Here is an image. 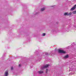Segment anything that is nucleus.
Returning a JSON list of instances; mask_svg holds the SVG:
<instances>
[{
	"label": "nucleus",
	"instance_id": "f257e3e1",
	"mask_svg": "<svg viewBox=\"0 0 76 76\" xmlns=\"http://www.w3.org/2000/svg\"><path fill=\"white\" fill-rule=\"evenodd\" d=\"M58 53H61L62 54H65L66 52L62 50L58 49Z\"/></svg>",
	"mask_w": 76,
	"mask_h": 76
},
{
	"label": "nucleus",
	"instance_id": "f03ea898",
	"mask_svg": "<svg viewBox=\"0 0 76 76\" xmlns=\"http://www.w3.org/2000/svg\"><path fill=\"white\" fill-rule=\"evenodd\" d=\"M76 4L75 5L74 7H72L71 9V10H74V9H76Z\"/></svg>",
	"mask_w": 76,
	"mask_h": 76
},
{
	"label": "nucleus",
	"instance_id": "7ed1b4c3",
	"mask_svg": "<svg viewBox=\"0 0 76 76\" xmlns=\"http://www.w3.org/2000/svg\"><path fill=\"white\" fill-rule=\"evenodd\" d=\"M49 66V65H46L45 66H44L43 67V69H45V68H47Z\"/></svg>",
	"mask_w": 76,
	"mask_h": 76
},
{
	"label": "nucleus",
	"instance_id": "20e7f679",
	"mask_svg": "<svg viewBox=\"0 0 76 76\" xmlns=\"http://www.w3.org/2000/svg\"><path fill=\"white\" fill-rule=\"evenodd\" d=\"M68 57H69V55H66L64 57V58L66 59V58H67Z\"/></svg>",
	"mask_w": 76,
	"mask_h": 76
},
{
	"label": "nucleus",
	"instance_id": "39448f33",
	"mask_svg": "<svg viewBox=\"0 0 76 76\" xmlns=\"http://www.w3.org/2000/svg\"><path fill=\"white\" fill-rule=\"evenodd\" d=\"M38 72L39 73V74H41L43 73H44V72L42 71H38Z\"/></svg>",
	"mask_w": 76,
	"mask_h": 76
},
{
	"label": "nucleus",
	"instance_id": "423d86ee",
	"mask_svg": "<svg viewBox=\"0 0 76 76\" xmlns=\"http://www.w3.org/2000/svg\"><path fill=\"white\" fill-rule=\"evenodd\" d=\"M45 10V7H43V8H42L40 10L41 11V12H42V11H44V10Z\"/></svg>",
	"mask_w": 76,
	"mask_h": 76
},
{
	"label": "nucleus",
	"instance_id": "0eeeda50",
	"mask_svg": "<svg viewBox=\"0 0 76 76\" xmlns=\"http://www.w3.org/2000/svg\"><path fill=\"white\" fill-rule=\"evenodd\" d=\"M73 65H70L69 67V68H70V69H72V67H73Z\"/></svg>",
	"mask_w": 76,
	"mask_h": 76
},
{
	"label": "nucleus",
	"instance_id": "6e6552de",
	"mask_svg": "<svg viewBox=\"0 0 76 76\" xmlns=\"http://www.w3.org/2000/svg\"><path fill=\"white\" fill-rule=\"evenodd\" d=\"M68 13H67V12H65L64 13V16H66V15H67V16H68Z\"/></svg>",
	"mask_w": 76,
	"mask_h": 76
},
{
	"label": "nucleus",
	"instance_id": "1a4fd4ad",
	"mask_svg": "<svg viewBox=\"0 0 76 76\" xmlns=\"http://www.w3.org/2000/svg\"><path fill=\"white\" fill-rule=\"evenodd\" d=\"M5 75L6 76H7V75H8V72H6L5 73Z\"/></svg>",
	"mask_w": 76,
	"mask_h": 76
},
{
	"label": "nucleus",
	"instance_id": "9d476101",
	"mask_svg": "<svg viewBox=\"0 0 76 76\" xmlns=\"http://www.w3.org/2000/svg\"><path fill=\"white\" fill-rule=\"evenodd\" d=\"M72 13L71 12L69 13L68 14V16H70V15H72Z\"/></svg>",
	"mask_w": 76,
	"mask_h": 76
},
{
	"label": "nucleus",
	"instance_id": "9b49d317",
	"mask_svg": "<svg viewBox=\"0 0 76 76\" xmlns=\"http://www.w3.org/2000/svg\"><path fill=\"white\" fill-rule=\"evenodd\" d=\"M73 13L74 14H76V11H73Z\"/></svg>",
	"mask_w": 76,
	"mask_h": 76
},
{
	"label": "nucleus",
	"instance_id": "f8f14e48",
	"mask_svg": "<svg viewBox=\"0 0 76 76\" xmlns=\"http://www.w3.org/2000/svg\"><path fill=\"white\" fill-rule=\"evenodd\" d=\"M50 54H51V56H54V53H50Z\"/></svg>",
	"mask_w": 76,
	"mask_h": 76
},
{
	"label": "nucleus",
	"instance_id": "ddd939ff",
	"mask_svg": "<svg viewBox=\"0 0 76 76\" xmlns=\"http://www.w3.org/2000/svg\"><path fill=\"white\" fill-rule=\"evenodd\" d=\"M42 35L43 36H45V33H43Z\"/></svg>",
	"mask_w": 76,
	"mask_h": 76
},
{
	"label": "nucleus",
	"instance_id": "4468645a",
	"mask_svg": "<svg viewBox=\"0 0 76 76\" xmlns=\"http://www.w3.org/2000/svg\"><path fill=\"white\" fill-rule=\"evenodd\" d=\"M48 71V69H46V73H47V72Z\"/></svg>",
	"mask_w": 76,
	"mask_h": 76
},
{
	"label": "nucleus",
	"instance_id": "2eb2a0df",
	"mask_svg": "<svg viewBox=\"0 0 76 76\" xmlns=\"http://www.w3.org/2000/svg\"><path fill=\"white\" fill-rule=\"evenodd\" d=\"M13 67H11V70H13Z\"/></svg>",
	"mask_w": 76,
	"mask_h": 76
},
{
	"label": "nucleus",
	"instance_id": "dca6fc26",
	"mask_svg": "<svg viewBox=\"0 0 76 76\" xmlns=\"http://www.w3.org/2000/svg\"><path fill=\"white\" fill-rule=\"evenodd\" d=\"M46 55H48V53H45Z\"/></svg>",
	"mask_w": 76,
	"mask_h": 76
},
{
	"label": "nucleus",
	"instance_id": "f3484780",
	"mask_svg": "<svg viewBox=\"0 0 76 76\" xmlns=\"http://www.w3.org/2000/svg\"><path fill=\"white\" fill-rule=\"evenodd\" d=\"M21 66H22V65H21V64H19V67H21Z\"/></svg>",
	"mask_w": 76,
	"mask_h": 76
},
{
	"label": "nucleus",
	"instance_id": "a211bd4d",
	"mask_svg": "<svg viewBox=\"0 0 76 76\" xmlns=\"http://www.w3.org/2000/svg\"><path fill=\"white\" fill-rule=\"evenodd\" d=\"M38 12H36V14H35L34 15H37V14H38Z\"/></svg>",
	"mask_w": 76,
	"mask_h": 76
},
{
	"label": "nucleus",
	"instance_id": "6ab92c4d",
	"mask_svg": "<svg viewBox=\"0 0 76 76\" xmlns=\"http://www.w3.org/2000/svg\"><path fill=\"white\" fill-rule=\"evenodd\" d=\"M57 50V48H56L55 49V51H56Z\"/></svg>",
	"mask_w": 76,
	"mask_h": 76
},
{
	"label": "nucleus",
	"instance_id": "aec40b11",
	"mask_svg": "<svg viewBox=\"0 0 76 76\" xmlns=\"http://www.w3.org/2000/svg\"><path fill=\"white\" fill-rule=\"evenodd\" d=\"M56 23H57V24L58 23V22H56Z\"/></svg>",
	"mask_w": 76,
	"mask_h": 76
},
{
	"label": "nucleus",
	"instance_id": "412c9836",
	"mask_svg": "<svg viewBox=\"0 0 76 76\" xmlns=\"http://www.w3.org/2000/svg\"><path fill=\"white\" fill-rule=\"evenodd\" d=\"M31 67V68H32V67Z\"/></svg>",
	"mask_w": 76,
	"mask_h": 76
},
{
	"label": "nucleus",
	"instance_id": "4be33fe9",
	"mask_svg": "<svg viewBox=\"0 0 76 76\" xmlns=\"http://www.w3.org/2000/svg\"><path fill=\"white\" fill-rule=\"evenodd\" d=\"M51 7H53V6H52Z\"/></svg>",
	"mask_w": 76,
	"mask_h": 76
},
{
	"label": "nucleus",
	"instance_id": "5701e85b",
	"mask_svg": "<svg viewBox=\"0 0 76 76\" xmlns=\"http://www.w3.org/2000/svg\"><path fill=\"white\" fill-rule=\"evenodd\" d=\"M74 44H76L75 43Z\"/></svg>",
	"mask_w": 76,
	"mask_h": 76
},
{
	"label": "nucleus",
	"instance_id": "b1692460",
	"mask_svg": "<svg viewBox=\"0 0 76 76\" xmlns=\"http://www.w3.org/2000/svg\"><path fill=\"white\" fill-rule=\"evenodd\" d=\"M22 71V70H21V71Z\"/></svg>",
	"mask_w": 76,
	"mask_h": 76
}]
</instances>
